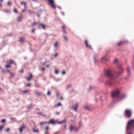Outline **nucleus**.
Masks as SVG:
<instances>
[{
    "label": "nucleus",
    "mask_w": 134,
    "mask_h": 134,
    "mask_svg": "<svg viewBox=\"0 0 134 134\" xmlns=\"http://www.w3.org/2000/svg\"><path fill=\"white\" fill-rule=\"evenodd\" d=\"M112 73V71L110 70H108L106 72V76L110 78L109 80L107 81L106 84L110 86L113 84L115 79Z\"/></svg>",
    "instance_id": "nucleus-1"
},
{
    "label": "nucleus",
    "mask_w": 134,
    "mask_h": 134,
    "mask_svg": "<svg viewBox=\"0 0 134 134\" xmlns=\"http://www.w3.org/2000/svg\"><path fill=\"white\" fill-rule=\"evenodd\" d=\"M63 123H66V121L65 119L61 121H58V119L55 120L53 119H51L49 121L47 122L48 124H52L53 125L55 124L56 123L62 124Z\"/></svg>",
    "instance_id": "nucleus-2"
},
{
    "label": "nucleus",
    "mask_w": 134,
    "mask_h": 134,
    "mask_svg": "<svg viewBox=\"0 0 134 134\" xmlns=\"http://www.w3.org/2000/svg\"><path fill=\"white\" fill-rule=\"evenodd\" d=\"M134 129V120H132L129 121L128 123L127 127V130Z\"/></svg>",
    "instance_id": "nucleus-3"
},
{
    "label": "nucleus",
    "mask_w": 134,
    "mask_h": 134,
    "mask_svg": "<svg viewBox=\"0 0 134 134\" xmlns=\"http://www.w3.org/2000/svg\"><path fill=\"white\" fill-rule=\"evenodd\" d=\"M120 94V92L118 90H116L113 91L111 93V97L113 98H117Z\"/></svg>",
    "instance_id": "nucleus-4"
},
{
    "label": "nucleus",
    "mask_w": 134,
    "mask_h": 134,
    "mask_svg": "<svg viewBox=\"0 0 134 134\" xmlns=\"http://www.w3.org/2000/svg\"><path fill=\"white\" fill-rule=\"evenodd\" d=\"M126 97L125 94L124 93L120 94H119L117 99L119 100L120 101L125 98Z\"/></svg>",
    "instance_id": "nucleus-5"
},
{
    "label": "nucleus",
    "mask_w": 134,
    "mask_h": 134,
    "mask_svg": "<svg viewBox=\"0 0 134 134\" xmlns=\"http://www.w3.org/2000/svg\"><path fill=\"white\" fill-rule=\"evenodd\" d=\"M48 3L50 4L51 6L53 8L55 9V4L54 3V2L53 0H48Z\"/></svg>",
    "instance_id": "nucleus-6"
},
{
    "label": "nucleus",
    "mask_w": 134,
    "mask_h": 134,
    "mask_svg": "<svg viewBox=\"0 0 134 134\" xmlns=\"http://www.w3.org/2000/svg\"><path fill=\"white\" fill-rule=\"evenodd\" d=\"M125 114L127 117H130L131 116L132 112L131 110H125Z\"/></svg>",
    "instance_id": "nucleus-7"
},
{
    "label": "nucleus",
    "mask_w": 134,
    "mask_h": 134,
    "mask_svg": "<svg viewBox=\"0 0 134 134\" xmlns=\"http://www.w3.org/2000/svg\"><path fill=\"white\" fill-rule=\"evenodd\" d=\"M118 69H119V71L118 73V75H120L122 74L123 72V69L122 66L120 65H118Z\"/></svg>",
    "instance_id": "nucleus-8"
},
{
    "label": "nucleus",
    "mask_w": 134,
    "mask_h": 134,
    "mask_svg": "<svg viewBox=\"0 0 134 134\" xmlns=\"http://www.w3.org/2000/svg\"><path fill=\"white\" fill-rule=\"evenodd\" d=\"M128 43V41L126 40H124L121 41L120 42H119L117 44V45L118 46H120L122 45L126 44Z\"/></svg>",
    "instance_id": "nucleus-9"
},
{
    "label": "nucleus",
    "mask_w": 134,
    "mask_h": 134,
    "mask_svg": "<svg viewBox=\"0 0 134 134\" xmlns=\"http://www.w3.org/2000/svg\"><path fill=\"white\" fill-rule=\"evenodd\" d=\"M78 103H77L72 106V109L75 111H77V108L78 107Z\"/></svg>",
    "instance_id": "nucleus-10"
},
{
    "label": "nucleus",
    "mask_w": 134,
    "mask_h": 134,
    "mask_svg": "<svg viewBox=\"0 0 134 134\" xmlns=\"http://www.w3.org/2000/svg\"><path fill=\"white\" fill-rule=\"evenodd\" d=\"M6 63L8 65H10L11 64H13L14 63V61L10 59L6 61Z\"/></svg>",
    "instance_id": "nucleus-11"
},
{
    "label": "nucleus",
    "mask_w": 134,
    "mask_h": 134,
    "mask_svg": "<svg viewBox=\"0 0 134 134\" xmlns=\"http://www.w3.org/2000/svg\"><path fill=\"white\" fill-rule=\"evenodd\" d=\"M22 18V14L20 13V16H18V17L17 20L19 22L21 21V19Z\"/></svg>",
    "instance_id": "nucleus-12"
},
{
    "label": "nucleus",
    "mask_w": 134,
    "mask_h": 134,
    "mask_svg": "<svg viewBox=\"0 0 134 134\" xmlns=\"http://www.w3.org/2000/svg\"><path fill=\"white\" fill-rule=\"evenodd\" d=\"M85 43L86 45V47L89 48H91V46L90 45H88V44L87 42V41L86 40L85 41Z\"/></svg>",
    "instance_id": "nucleus-13"
},
{
    "label": "nucleus",
    "mask_w": 134,
    "mask_h": 134,
    "mask_svg": "<svg viewBox=\"0 0 134 134\" xmlns=\"http://www.w3.org/2000/svg\"><path fill=\"white\" fill-rule=\"evenodd\" d=\"M30 77H27L26 78L27 79V80L28 81H29L32 78V74L31 73H29Z\"/></svg>",
    "instance_id": "nucleus-14"
},
{
    "label": "nucleus",
    "mask_w": 134,
    "mask_h": 134,
    "mask_svg": "<svg viewBox=\"0 0 134 134\" xmlns=\"http://www.w3.org/2000/svg\"><path fill=\"white\" fill-rule=\"evenodd\" d=\"M38 25L41 26L44 30H45V27H46V26L44 25L43 24L40 23L38 24Z\"/></svg>",
    "instance_id": "nucleus-15"
},
{
    "label": "nucleus",
    "mask_w": 134,
    "mask_h": 134,
    "mask_svg": "<svg viewBox=\"0 0 134 134\" xmlns=\"http://www.w3.org/2000/svg\"><path fill=\"white\" fill-rule=\"evenodd\" d=\"M25 41L24 38L23 37H19V41L21 43H23Z\"/></svg>",
    "instance_id": "nucleus-16"
},
{
    "label": "nucleus",
    "mask_w": 134,
    "mask_h": 134,
    "mask_svg": "<svg viewBox=\"0 0 134 134\" xmlns=\"http://www.w3.org/2000/svg\"><path fill=\"white\" fill-rule=\"evenodd\" d=\"M36 126H35V127L34 128H33V132H37V133H38L39 132V130L38 129H36Z\"/></svg>",
    "instance_id": "nucleus-17"
},
{
    "label": "nucleus",
    "mask_w": 134,
    "mask_h": 134,
    "mask_svg": "<svg viewBox=\"0 0 134 134\" xmlns=\"http://www.w3.org/2000/svg\"><path fill=\"white\" fill-rule=\"evenodd\" d=\"M107 60V59L105 56H104L101 58V60L102 62H104L105 61H106Z\"/></svg>",
    "instance_id": "nucleus-18"
},
{
    "label": "nucleus",
    "mask_w": 134,
    "mask_h": 134,
    "mask_svg": "<svg viewBox=\"0 0 134 134\" xmlns=\"http://www.w3.org/2000/svg\"><path fill=\"white\" fill-rule=\"evenodd\" d=\"M20 3L22 5L23 4L24 6V8L25 9L26 8V2H23L22 1L20 2Z\"/></svg>",
    "instance_id": "nucleus-19"
},
{
    "label": "nucleus",
    "mask_w": 134,
    "mask_h": 134,
    "mask_svg": "<svg viewBox=\"0 0 134 134\" xmlns=\"http://www.w3.org/2000/svg\"><path fill=\"white\" fill-rule=\"evenodd\" d=\"M40 23H36L35 21L34 22L31 24V26H33L35 25H38V24Z\"/></svg>",
    "instance_id": "nucleus-20"
},
{
    "label": "nucleus",
    "mask_w": 134,
    "mask_h": 134,
    "mask_svg": "<svg viewBox=\"0 0 134 134\" xmlns=\"http://www.w3.org/2000/svg\"><path fill=\"white\" fill-rule=\"evenodd\" d=\"M49 128V126H48L46 127L45 128V130H46V132L45 133V134H46L47 133H48V129Z\"/></svg>",
    "instance_id": "nucleus-21"
},
{
    "label": "nucleus",
    "mask_w": 134,
    "mask_h": 134,
    "mask_svg": "<svg viewBox=\"0 0 134 134\" xmlns=\"http://www.w3.org/2000/svg\"><path fill=\"white\" fill-rule=\"evenodd\" d=\"M32 108V104H30L27 106V108L29 109H30Z\"/></svg>",
    "instance_id": "nucleus-22"
},
{
    "label": "nucleus",
    "mask_w": 134,
    "mask_h": 134,
    "mask_svg": "<svg viewBox=\"0 0 134 134\" xmlns=\"http://www.w3.org/2000/svg\"><path fill=\"white\" fill-rule=\"evenodd\" d=\"M29 90H25V91H23L22 92L24 93L25 94L26 93H27V92H29Z\"/></svg>",
    "instance_id": "nucleus-23"
},
{
    "label": "nucleus",
    "mask_w": 134,
    "mask_h": 134,
    "mask_svg": "<svg viewBox=\"0 0 134 134\" xmlns=\"http://www.w3.org/2000/svg\"><path fill=\"white\" fill-rule=\"evenodd\" d=\"M58 41H56L55 43L54 44V46L55 47H57L58 45Z\"/></svg>",
    "instance_id": "nucleus-24"
},
{
    "label": "nucleus",
    "mask_w": 134,
    "mask_h": 134,
    "mask_svg": "<svg viewBox=\"0 0 134 134\" xmlns=\"http://www.w3.org/2000/svg\"><path fill=\"white\" fill-rule=\"evenodd\" d=\"M11 66L10 65L7 64L5 65V67L6 68L11 67Z\"/></svg>",
    "instance_id": "nucleus-25"
},
{
    "label": "nucleus",
    "mask_w": 134,
    "mask_h": 134,
    "mask_svg": "<svg viewBox=\"0 0 134 134\" xmlns=\"http://www.w3.org/2000/svg\"><path fill=\"white\" fill-rule=\"evenodd\" d=\"M73 126H71L69 128V129L70 131H72V130H74Z\"/></svg>",
    "instance_id": "nucleus-26"
},
{
    "label": "nucleus",
    "mask_w": 134,
    "mask_h": 134,
    "mask_svg": "<svg viewBox=\"0 0 134 134\" xmlns=\"http://www.w3.org/2000/svg\"><path fill=\"white\" fill-rule=\"evenodd\" d=\"M13 12H15V13H18L17 10L15 7H14V8Z\"/></svg>",
    "instance_id": "nucleus-27"
},
{
    "label": "nucleus",
    "mask_w": 134,
    "mask_h": 134,
    "mask_svg": "<svg viewBox=\"0 0 134 134\" xmlns=\"http://www.w3.org/2000/svg\"><path fill=\"white\" fill-rule=\"evenodd\" d=\"M54 72L56 74H58L59 72L58 70L55 69L54 70Z\"/></svg>",
    "instance_id": "nucleus-28"
},
{
    "label": "nucleus",
    "mask_w": 134,
    "mask_h": 134,
    "mask_svg": "<svg viewBox=\"0 0 134 134\" xmlns=\"http://www.w3.org/2000/svg\"><path fill=\"white\" fill-rule=\"evenodd\" d=\"M35 94L37 96H39L41 95V93L39 92H36L35 93Z\"/></svg>",
    "instance_id": "nucleus-29"
},
{
    "label": "nucleus",
    "mask_w": 134,
    "mask_h": 134,
    "mask_svg": "<svg viewBox=\"0 0 134 134\" xmlns=\"http://www.w3.org/2000/svg\"><path fill=\"white\" fill-rule=\"evenodd\" d=\"M23 128L20 127V128L19 129V131L20 133H21L23 131Z\"/></svg>",
    "instance_id": "nucleus-30"
},
{
    "label": "nucleus",
    "mask_w": 134,
    "mask_h": 134,
    "mask_svg": "<svg viewBox=\"0 0 134 134\" xmlns=\"http://www.w3.org/2000/svg\"><path fill=\"white\" fill-rule=\"evenodd\" d=\"M74 130H75V131H77L78 130V127H76L73 126Z\"/></svg>",
    "instance_id": "nucleus-31"
},
{
    "label": "nucleus",
    "mask_w": 134,
    "mask_h": 134,
    "mask_svg": "<svg viewBox=\"0 0 134 134\" xmlns=\"http://www.w3.org/2000/svg\"><path fill=\"white\" fill-rule=\"evenodd\" d=\"M59 106H61V104L60 103H58L57 104L55 105L54 107H56Z\"/></svg>",
    "instance_id": "nucleus-32"
},
{
    "label": "nucleus",
    "mask_w": 134,
    "mask_h": 134,
    "mask_svg": "<svg viewBox=\"0 0 134 134\" xmlns=\"http://www.w3.org/2000/svg\"><path fill=\"white\" fill-rule=\"evenodd\" d=\"M5 126L4 125H1L0 126V131L4 128Z\"/></svg>",
    "instance_id": "nucleus-33"
},
{
    "label": "nucleus",
    "mask_w": 134,
    "mask_h": 134,
    "mask_svg": "<svg viewBox=\"0 0 134 134\" xmlns=\"http://www.w3.org/2000/svg\"><path fill=\"white\" fill-rule=\"evenodd\" d=\"M10 74L11 76H14L15 74V73H12L11 72H10Z\"/></svg>",
    "instance_id": "nucleus-34"
},
{
    "label": "nucleus",
    "mask_w": 134,
    "mask_h": 134,
    "mask_svg": "<svg viewBox=\"0 0 134 134\" xmlns=\"http://www.w3.org/2000/svg\"><path fill=\"white\" fill-rule=\"evenodd\" d=\"M1 122L2 123H4L5 121V119H2L1 121Z\"/></svg>",
    "instance_id": "nucleus-35"
},
{
    "label": "nucleus",
    "mask_w": 134,
    "mask_h": 134,
    "mask_svg": "<svg viewBox=\"0 0 134 134\" xmlns=\"http://www.w3.org/2000/svg\"><path fill=\"white\" fill-rule=\"evenodd\" d=\"M5 131L6 132H8L9 131V128H8L6 129H5Z\"/></svg>",
    "instance_id": "nucleus-36"
},
{
    "label": "nucleus",
    "mask_w": 134,
    "mask_h": 134,
    "mask_svg": "<svg viewBox=\"0 0 134 134\" xmlns=\"http://www.w3.org/2000/svg\"><path fill=\"white\" fill-rule=\"evenodd\" d=\"M127 72L129 73L130 72V69L129 67H128L127 69Z\"/></svg>",
    "instance_id": "nucleus-37"
},
{
    "label": "nucleus",
    "mask_w": 134,
    "mask_h": 134,
    "mask_svg": "<svg viewBox=\"0 0 134 134\" xmlns=\"http://www.w3.org/2000/svg\"><path fill=\"white\" fill-rule=\"evenodd\" d=\"M30 85H31L29 83H28L25 84V86H27V87H29V86H30Z\"/></svg>",
    "instance_id": "nucleus-38"
},
{
    "label": "nucleus",
    "mask_w": 134,
    "mask_h": 134,
    "mask_svg": "<svg viewBox=\"0 0 134 134\" xmlns=\"http://www.w3.org/2000/svg\"><path fill=\"white\" fill-rule=\"evenodd\" d=\"M118 62V60L117 59H115L114 60V63H116Z\"/></svg>",
    "instance_id": "nucleus-39"
},
{
    "label": "nucleus",
    "mask_w": 134,
    "mask_h": 134,
    "mask_svg": "<svg viewBox=\"0 0 134 134\" xmlns=\"http://www.w3.org/2000/svg\"><path fill=\"white\" fill-rule=\"evenodd\" d=\"M44 124H47V122H43L40 123V124L41 125H42Z\"/></svg>",
    "instance_id": "nucleus-40"
},
{
    "label": "nucleus",
    "mask_w": 134,
    "mask_h": 134,
    "mask_svg": "<svg viewBox=\"0 0 134 134\" xmlns=\"http://www.w3.org/2000/svg\"><path fill=\"white\" fill-rule=\"evenodd\" d=\"M65 25H63L62 27V28L63 29V30H65Z\"/></svg>",
    "instance_id": "nucleus-41"
},
{
    "label": "nucleus",
    "mask_w": 134,
    "mask_h": 134,
    "mask_svg": "<svg viewBox=\"0 0 134 134\" xmlns=\"http://www.w3.org/2000/svg\"><path fill=\"white\" fill-rule=\"evenodd\" d=\"M28 11L29 14H30L31 13H33V11H31L30 10H28Z\"/></svg>",
    "instance_id": "nucleus-42"
},
{
    "label": "nucleus",
    "mask_w": 134,
    "mask_h": 134,
    "mask_svg": "<svg viewBox=\"0 0 134 134\" xmlns=\"http://www.w3.org/2000/svg\"><path fill=\"white\" fill-rule=\"evenodd\" d=\"M21 127L23 128V129H24L25 128V125L24 124H23L22 126Z\"/></svg>",
    "instance_id": "nucleus-43"
},
{
    "label": "nucleus",
    "mask_w": 134,
    "mask_h": 134,
    "mask_svg": "<svg viewBox=\"0 0 134 134\" xmlns=\"http://www.w3.org/2000/svg\"><path fill=\"white\" fill-rule=\"evenodd\" d=\"M63 38H64V40H67V38L65 36H63Z\"/></svg>",
    "instance_id": "nucleus-44"
},
{
    "label": "nucleus",
    "mask_w": 134,
    "mask_h": 134,
    "mask_svg": "<svg viewBox=\"0 0 134 134\" xmlns=\"http://www.w3.org/2000/svg\"><path fill=\"white\" fill-rule=\"evenodd\" d=\"M50 93L49 90H48L47 92V94L48 95H49L50 94Z\"/></svg>",
    "instance_id": "nucleus-45"
},
{
    "label": "nucleus",
    "mask_w": 134,
    "mask_h": 134,
    "mask_svg": "<svg viewBox=\"0 0 134 134\" xmlns=\"http://www.w3.org/2000/svg\"><path fill=\"white\" fill-rule=\"evenodd\" d=\"M3 0H0V6H2V4L1 3V2H3Z\"/></svg>",
    "instance_id": "nucleus-46"
},
{
    "label": "nucleus",
    "mask_w": 134,
    "mask_h": 134,
    "mask_svg": "<svg viewBox=\"0 0 134 134\" xmlns=\"http://www.w3.org/2000/svg\"><path fill=\"white\" fill-rule=\"evenodd\" d=\"M11 4V3L9 1L8 3V5H10Z\"/></svg>",
    "instance_id": "nucleus-47"
},
{
    "label": "nucleus",
    "mask_w": 134,
    "mask_h": 134,
    "mask_svg": "<svg viewBox=\"0 0 134 134\" xmlns=\"http://www.w3.org/2000/svg\"><path fill=\"white\" fill-rule=\"evenodd\" d=\"M65 74V72L64 71H63L62 72V74L64 75Z\"/></svg>",
    "instance_id": "nucleus-48"
},
{
    "label": "nucleus",
    "mask_w": 134,
    "mask_h": 134,
    "mask_svg": "<svg viewBox=\"0 0 134 134\" xmlns=\"http://www.w3.org/2000/svg\"><path fill=\"white\" fill-rule=\"evenodd\" d=\"M25 10H26V9L24 8V9L22 10H21V11H22V12H24L25 11Z\"/></svg>",
    "instance_id": "nucleus-49"
},
{
    "label": "nucleus",
    "mask_w": 134,
    "mask_h": 134,
    "mask_svg": "<svg viewBox=\"0 0 134 134\" xmlns=\"http://www.w3.org/2000/svg\"><path fill=\"white\" fill-rule=\"evenodd\" d=\"M58 55V54L57 53H55V55H54V57H56Z\"/></svg>",
    "instance_id": "nucleus-50"
},
{
    "label": "nucleus",
    "mask_w": 134,
    "mask_h": 134,
    "mask_svg": "<svg viewBox=\"0 0 134 134\" xmlns=\"http://www.w3.org/2000/svg\"><path fill=\"white\" fill-rule=\"evenodd\" d=\"M35 31V29H33V30L31 31V32L32 33H34V32Z\"/></svg>",
    "instance_id": "nucleus-51"
},
{
    "label": "nucleus",
    "mask_w": 134,
    "mask_h": 134,
    "mask_svg": "<svg viewBox=\"0 0 134 134\" xmlns=\"http://www.w3.org/2000/svg\"><path fill=\"white\" fill-rule=\"evenodd\" d=\"M84 108L85 109H88V108L87 107V106H84Z\"/></svg>",
    "instance_id": "nucleus-52"
},
{
    "label": "nucleus",
    "mask_w": 134,
    "mask_h": 134,
    "mask_svg": "<svg viewBox=\"0 0 134 134\" xmlns=\"http://www.w3.org/2000/svg\"><path fill=\"white\" fill-rule=\"evenodd\" d=\"M45 70V68H43L42 69V70L43 71H44V70Z\"/></svg>",
    "instance_id": "nucleus-53"
},
{
    "label": "nucleus",
    "mask_w": 134,
    "mask_h": 134,
    "mask_svg": "<svg viewBox=\"0 0 134 134\" xmlns=\"http://www.w3.org/2000/svg\"><path fill=\"white\" fill-rule=\"evenodd\" d=\"M63 33H64V34L66 33V31H65V30H63Z\"/></svg>",
    "instance_id": "nucleus-54"
},
{
    "label": "nucleus",
    "mask_w": 134,
    "mask_h": 134,
    "mask_svg": "<svg viewBox=\"0 0 134 134\" xmlns=\"http://www.w3.org/2000/svg\"><path fill=\"white\" fill-rule=\"evenodd\" d=\"M56 114L57 115H58L59 114V112H56Z\"/></svg>",
    "instance_id": "nucleus-55"
},
{
    "label": "nucleus",
    "mask_w": 134,
    "mask_h": 134,
    "mask_svg": "<svg viewBox=\"0 0 134 134\" xmlns=\"http://www.w3.org/2000/svg\"><path fill=\"white\" fill-rule=\"evenodd\" d=\"M1 69L2 70V72H4V70L3 69Z\"/></svg>",
    "instance_id": "nucleus-56"
},
{
    "label": "nucleus",
    "mask_w": 134,
    "mask_h": 134,
    "mask_svg": "<svg viewBox=\"0 0 134 134\" xmlns=\"http://www.w3.org/2000/svg\"><path fill=\"white\" fill-rule=\"evenodd\" d=\"M7 72H9V73H10V72H11L9 70H7Z\"/></svg>",
    "instance_id": "nucleus-57"
},
{
    "label": "nucleus",
    "mask_w": 134,
    "mask_h": 134,
    "mask_svg": "<svg viewBox=\"0 0 134 134\" xmlns=\"http://www.w3.org/2000/svg\"><path fill=\"white\" fill-rule=\"evenodd\" d=\"M13 64H14L15 65H16V63H15V62H14V63H13Z\"/></svg>",
    "instance_id": "nucleus-58"
},
{
    "label": "nucleus",
    "mask_w": 134,
    "mask_h": 134,
    "mask_svg": "<svg viewBox=\"0 0 134 134\" xmlns=\"http://www.w3.org/2000/svg\"><path fill=\"white\" fill-rule=\"evenodd\" d=\"M20 71L21 72H24V71H23V70H20Z\"/></svg>",
    "instance_id": "nucleus-59"
},
{
    "label": "nucleus",
    "mask_w": 134,
    "mask_h": 134,
    "mask_svg": "<svg viewBox=\"0 0 134 134\" xmlns=\"http://www.w3.org/2000/svg\"><path fill=\"white\" fill-rule=\"evenodd\" d=\"M100 99L101 100H102V97H100Z\"/></svg>",
    "instance_id": "nucleus-60"
},
{
    "label": "nucleus",
    "mask_w": 134,
    "mask_h": 134,
    "mask_svg": "<svg viewBox=\"0 0 134 134\" xmlns=\"http://www.w3.org/2000/svg\"><path fill=\"white\" fill-rule=\"evenodd\" d=\"M46 66L47 67V68H48L49 67V66L48 65H46Z\"/></svg>",
    "instance_id": "nucleus-61"
},
{
    "label": "nucleus",
    "mask_w": 134,
    "mask_h": 134,
    "mask_svg": "<svg viewBox=\"0 0 134 134\" xmlns=\"http://www.w3.org/2000/svg\"><path fill=\"white\" fill-rule=\"evenodd\" d=\"M36 87H39V86H36Z\"/></svg>",
    "instance_id": "nucleus-62"
},
{
    "label": "nucleus",
    "mask_w": 134,
    "mask_h": 134,
    "mask_svg": "<svg viewBox=\"0 0 134 134\" xmlns=\"http://www.w3.org/2000/svg\"><path fill=\"white\" fill-rule=\"evenodd\" d=\"M63 99V98H61V100H62Z\"/></svg>",
    "instance_id": "nucleus-63"
},
{
    "label": "nucleus",
    "mask_w": 134,
    "mask_h": 134,
    "mask_svg": "<svg viewBox=\"0 0 134 134\" xmlns=\"http://www.w3.org/2000/svg\"><path fill=\"white\" fill-rule=\"evenodd\" d=\"M38 15V17H39V16H40V15H39L38 14V15Z\"/></svg>",
    "instance_id": "nucleus-64"
}]
</instances>
